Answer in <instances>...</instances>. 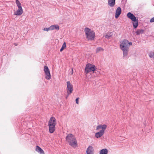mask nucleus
<instances>
[{
    "label": "nucleus",
    "mask_w": 154,
    "mask_h": 154,
    "mask_svg": "<svg viewBox=\"0 0 154 154\" xmlns=\"http://www.w3.org/2000/svg\"><path fill=\"white\" fill-rule=\"evenodd\" d=\"M66 141L71 146L76 147H77V143L75 136L72 134H68L66 137Z\"/></svg>",
    "instance_id": "nucleus-1"
},
{
    "label": "nucleus",
    "mask_w": 154,
    "mask_h": 154,
    "mask_svg": "<svg viewBox=\"0 0 154 154\" xmlns=\"http://www.w3.org/2000/svg\"><path fill=\"white\" fill-rule=\"evenodd\" d=\"M57 124L56 120L54 117L50 118L48 122V125L49 127V131L50 133H52L55 129V126Z\"/></svg>",
    "instance_id": "nucleus-2"
},
{
    "label": "nucleus",
    "mask_w": 154,
    "mask_h": 154,
    "mask_svg": "<svg viewBox=\"0 0 154 154\" xmlns=\"http://www.w3.org/2000/svg\"><path fill=\"white\" fill-rule=\"evenodd\" d=\"M120 48L123 52V54L126 56L128 51L129 46H128V41L125 39L120 42Z\"/></svg>",
    "instance_id": "nucleus-3"
},
{
    "label": "nucleus",
    "mask_w": 154,
    "mask_h": 154,
    "mask_svg": "<svg viewBox=\"0 0 154 154\" xmlns=\"http://www.w3.org/2000/svg\"><path fill=\"white\" fill-rule=\"evenodd\" d=\"M85 35L88 40H93L95 38V32L88 28H85L84 30Z\"/></svg>",
    "instance_id": "nucleus-4"
},
{
    "label": "nucleus",
    "mask_w": 154,
    "mask_h": 154,
    "mask_svg": "<svg viewBox=\"0 0 154 154\" xmlns=\"http://www.w3.org/2000/svg\"><path fill=\"white\" fill-rule=\"evenodd\" d=\"M107 128L106 125H100L97 126L96 127V130H99L100 129L101 130L99 132L96 133L95 134V137L97 138H99L103 136L104 133L105 131Z\"/></svg>",
    "instance_id": "nucleus-5"
},
{
    "label": "nucleus",
    "mask_w": 154,
    "mask_h": 154,
    "mask_svg": "<svg viewBox=\"0 0 154 154\" xmlns=\"http://www.w3.org/2000/svg\"><path fill=\"white\" fill-rule=\"evenodd\" d=\"M127 16L132 21L134 28H136L138 26V19H137L133 14L130 12H128L127 14Z\"/></svg>",
    "instance_id": "nucleus-6"
},
{
    "label": "nucleus",
    "mask_w": 154,
    "mask_h": 154,
    "mask_svg": "<svg viewBox=\"0 0 154 154\" xmlns=\"http://www.w3.org/2000/svg\"><path fill=\"white\" fill-rule=\"evenodd\" d=\"M97 68L95 65L90 63L87 64L85 68V72L86 74L92 71L93 72L96 70Z\"/></svg>",
    "instance_id": "nucleus-7"
},
{
    "label": "nucleus",
    "mask_w": 154,
    "mask_h": 154,
    "mask_svg": "<svg viewBox=\"0 0 154 154\" xmlns=\"http://www.w3.org/2000/svg\"><path fill=\"white\" fill-rule=\"evenodd\" d=\"M67 85V93L68 95L72 93L73 90L72 85L69 81L66 82Z\"/></svg>",
    "instance_id": "nucleus-8"
},
{
    "label": "nucleus",
    "mask_w": 154,
    "mask_h": 154,
    "mask_svg": "<svg viewBox=\"0 0 154 154\" xmlns=\"http://www.w3.org/2000/svg\"><path fill=\"white\" fill-rule=\"evenodd\" d=\"M44 71L45 74V79L47 80L50 79L51 78V75L49 69L47 66H44Z\"/></svg>",
    "instance_id": "nucleus-9"
},
{
    "label": "nucleus",
    "mask_w": 154,
    "mask_h": 154,
    "mask_svg": "<svg viewBox=\"0 0 154 154\" xmlns=\"http://www.w3.org/2000/svg\"><path fill=\"white\" fill-rule=\"evenodd\" d=\"M94 149L93 147L91 146H89L87 149L86 153L94 154Z\"/></svg>",
    "instance_id": "nucleus-10"
},
{
    "label": "nucleus",
    "mask_w": 154,
    "mask_h": 154,
    "mask_svg": "<svg viewBox=\"0 0 154 154\" xmlns=\"http://www.w3.org/2000/svg\"><path fill=\"white\" fill-rule=\"evenodd\" d=\"M18 8V9L14 12V15H20L23 14V11L22 8Z\"/></svg>",
    "instance_id": "nucleus-11"
},
{
    "label": "nucleus",
    "mask_w": 154,
    "mask_h": 154,
    "mask_svg": "<svg viewBox=\"0 0 154 154\" xmlns=\"http://www.w3.org/2000/svg\"><path fill=\"white\" fill-rule=\"evenodd\" d=\"M121 9L120 7H118L116 11V14L115 17L116 18H117L119 16V15L121 14Z\"/></svg>",
    "instance_id": "nucleus-12"
},
{
    "label": "nucleus",
    "mask_w": 154,
    "mask_h": 154,
    "mask_svg": "<svg viewBox=\"0 0 154 154\" xmlns=\"http://www.w3.org/2000/svg\"><path fill=\"white\" fill-rule=\"evenodd\" d=\"M35 150L41 154H45L44 151L38 146H36Z\"/></svg>",
    "instance_id": "nucleus-13"
},
{
    "label": "nucleus",
    "mask_w": 154,
    "mask_h": 154,
    "mask_svg": "<svg viewBox=\"0 0 154 154\" xmlns=\"http://www.w3.org/2000/svg\"><path fill=\"white\" fill-rule=\"evenodd\" d=\"M116 0H108V4L110 7L114 6L115 4Z\"/></svg>",
    "instance_id": "nucleus-14"
},
{
    "label": "nucleus",
    "mask_w": 154,
    "mask_h": 154,
    "mask_svg": "<svg viewBox=\"0 0 154 154\" xmlns=\"http://www.w3.org/2000/svg\"><path fill=\"white\" fill-rule=\"evenodd\" d=\"M108 151L107 149H104L101 150L100 152V154H107Z\"/></svg>",
    "instance_id": "nucleus-15"
},
{
    "label": "nucleus",
    "mask_w": 154,
    "mask_h": 154,
    "mask_svg": "<svg viewBox=\"0 0 154 154\" xmlns=\"http://www.w3.org/2000/svg\"><path fill=\"white\" fill-rule=\"evenodd\" d=\"M50 29L51 30H53L54 29L59 30V26L58 25H52L50 26Z\"/></svg>",
    "instance_id": "nucleus-16"
},
{
    "label": "nucleus",
    "mask_w": 154,
    "mask_h": 154,
    "mask_svg": "<svg viewBox=\"0 0 154 154\" xmlns=\"http://www.w3.org/2000/svg\"><path fill=\"white\" fill-rule=\"evenodd\" d=\"M16 3L18 7V8H22L21 3L18 0H16Z\"/></svg>",
    "instance_id": "nucleus-17"
},
{
    "label": "nucleus",
    "mask_w": 154,
    "mask_h": 154,
    "mask_svg": "<svg viewBox=\"0 0 154 154\" xmlns=\"http://www.w3.org/2000/svg\"><path fill=\"white\" fill-rule=\"evenodd\" d=\"M143 32V30L142 29L137 30L136 32V33L137 35H139L141 33H142Z\"/></svg>",
    "instance_id": "nucleus-18"
},
{
    "label": "nucleus",
    "mask_w": 154,
    "mask_h": 154,
    "mask_svg": "<svg viewBox=\"0 0 154 154\" xmlns=\"http://www.w3.org/2000/svg\"><path fill=\"white\" fill-rule=\"evenodd\" d=\"M112 32H109L107 34L105 35V37L107 38H110V37L112 35Z\"/></svg>",
    "instance_id": "nucleus-19"
},
{
    "label": "nucleus",
    "mask_w": 154,
    "mask_h": 154,
    "mask_svg": "<svg viewBox=\"0 0 154 154\" xmlns=\"http://www.w3.org/2000/svg\"><path fill=\"white\" fill-rule=\"evenodd\" d=\"M103 51V49L101 47H98L97 48L96 53H98L100 51Z\"/></svg>",
    "instance_id": "nucleus-20"
},
{
    "label": "nucleus",
    "mask_w": 154,
    "mask_h": 154,
    "mask_svg": "<svg viewBox=\"0 0 154 154\" xmlns=\"http://www.w3.org/2000/svg\"><path fill=\"white\" fill-rule=\"evenodd\" d=\"M149 56L151 58L154 59V53L153 52H151L149 54Z\"/></svg>",
    "instance_id": "nucleus-21"
},
{
    "label": "nucleus",
    "mask_w": 154,
    "mask_h": 154,
    "mask_svg": "<svg viewBox=\"0 0 154 154\" xmlns=\"http://www.w3.org/2000/svg\"><path fill=\"white\" fill-rule=\"evenodd\" d=\"M44 30L46 31H48L49 30H51V29H50V27L48 28H44Z\"/></svg>",
    "instance_id": "nucleus-22"
},
{
    "label": "nucleus",
    "mask_w": 154,
    "mask_h": 154,
    "mask_svg": "<svg viewBox=\"0 0 154 154\" xmlns=\"http://www.w3.org/2000/svg\"><path fill=\"white\" fill-rule=\"evenodd\" d=\"M62 47L63 48H64V49H65L66 48V42H64L63 44V45L62 46Z\"/></svg>",
    "instance_id": "nucleus-23"
},
{
    "label": "nucleus",
    "mask_w": 154,
    "mask_h": 154,
    "mask_svg": "<svg viewBox=\"0 0 154 154\" xmlns=\"http://www.w3.org/2000/svg\"><path fill=\"white\" fill-rule=\"evenodd\" d=\"M79 97H78L75 100L76 103L78 104H79Z\"/></svg>",
    "instance_id": "nucleus-24"
},
{
    "label": "nucleus",
    "mask_w": 154,
    "mask_h": 154,
    "mask_svg": "<svg viewBox=\"0 0 154 154\" xmlns=\"http://www.w3.org/2000/svg\"><path fill=\"white\" fill-rule=\"evenodd\" d=\"M150 21L151 23L154 22V17L150 19Z\"/></svg>",
    "instance_id": "nucleus-25"
},
{
    "label": "nucleus",
    "mask_w": 154,
    "mask_h": 154,
    "mask_svg": "<svg viewBox=\"0 0 154 154\" xmlns=\"http://www.w3.org/2000/svg\"><path fill=\"white\" fill-rule=\"evenodd\" d=\"M132 45V43L131 42H129L128 41V45Z\"/></svg>",
    "instance_id": "nucleus-26"
},
{
    "label": "nucleus",
    "mask_w": 154,
    "mask_h": 154,
    "mask_svg": "<svg viewBox=\"0 0 154 154\" xmlns=\"http://www.w3.org/2000/svg\"><path fill=\"white\" fill-rule=\"evenodd\" d=\"M64 49V48H63L61 47V48L60 49V51L61 52Z\"/></svg>",
    "instance_id": "nucleus-27"
},
{
    "label": "nucleus",
    "mask_w": 154,
    "mask_h": 154,
    "mask_svg": "<svg viewBox=\"0 0 154 154\" xmlns=\"http://www.w3.org/2000/svg\"><path fill=\"white\" fill-rule=\"evenodd\" d=\"M64 49V48H63L61 47V48L60 49V51L61 52Z\"/></svg>",
    "instance_id": "nucleus-28"
},
{
    "label": "nucleus",
    "mask_w": 154,
    "mask_h": 154,
    "mask_svg": "<svg viewBox=\"0 0 154 154\" xmlns=\"http://www.w3.org/2000/svg\"><path fill=\"white\" fill-rule=\"evenodd\" d=\"M69 95L67 94V96L66 97V98H67L68 97Z\"/></svg>",
    "instance_id": "nucleus-29"
},
{
    "label": "nucleus",
    "mask_w": 154,
    "mask_h": 154,
    "mask_svg": "<svg viewBox=\"0 0 154 154\" xmlns=\"http://www.w3.org/2000/svg\"><path fill=\"white\" fill-rule=\"evenodd\" d=\"M72 71H73V69H72Z\"/></svg>",
    "instance_id": "nucleus-30"
}]
</instances>
